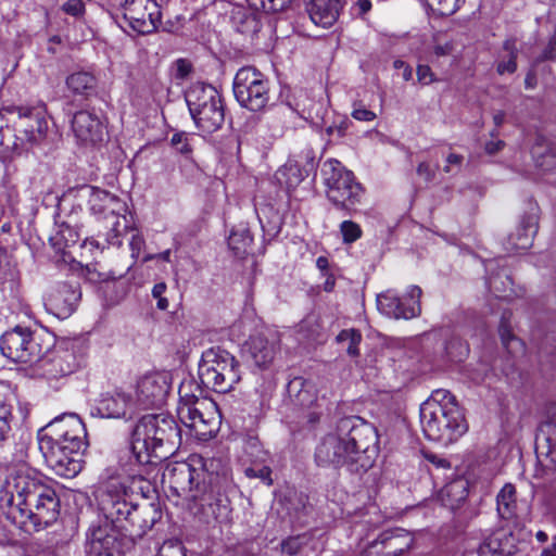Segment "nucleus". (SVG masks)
Wrapping results in <instances>:
<instances>
[{"label": "nucleus", "mask_w": 556, "mask_h": 556, "mask_svg": "<svg viewBox=\"0 0 556 556\" xmlns=\"http://www.w3.org/2000/svg\"><path fill=\"white\" fill-rule=\"evenodd\" d=\"M421 293L418 286H410L406 298L401 299L395 292L388 290L377 296V307L388 317L410 319L420 315Z\"/></svg>", "instance_id": "obj_17"}, {"label": "nucleus", "mask_w": 556, "mask_h": 556, "mask_svg": "<svg viewBox=\"0 0 556 556\" xmlns=\"http://www.w3.org/2000/svg\"><path fill=\"white\" fill-rule=\"evenodd\" d=\"M163 481L168 482L170 489L178 496L191 500L202 498L206 480L200 481L195 466H192L191 456L188 462L176 463L168 466L163 473Z\"/></svg>", "instance_id": "obj_15"}, {"label": "nucleus", "mask_w": 556, "mask_h": 556, "mask_svg": "<svg viewBox=\"0 0 556 556\" xmlns=\"http://www.w3.org/2000/svg\"><path fill=\"white\" fill-rule=\"evenodd\" d=\"M468 483L463 479L454 480L447 483L441 491L442 496H446L451 498V506L455 504H459L467 498Z\"/></svg>", "instance_id": "obj_41"}, {"label": "nucleus", "mask_w": 556, "mask_h": 556, "mask_svg": "<svg viewBox=\"0 0 556 556\" xmlns=\"http://www.w3.org/2000/svg\"><path fill=\"white\" fill-rule=\"evenodd\" d=\"M85 352L80 342H62L47 357L41 358V372L48 381L59 380L74 374L84 363Z\"/></svg>", "instance_id": "obj_12"}, {"label": "nucleus", "mask_w": 556, "mask_h": 556, "mask_svg": "<svg viewBox=\"0 0 556 556\" xmlns=\"http://www.w3.org/2000/svg\"><path fill=\"white\" fill-rule=\"evenodd\" d=\"M243 450L248 455L252 457H258L263 451L258 438L252 434H248L243 439Z\"/></svg>", "instance_id": "obj_54"}, {"label": "nucleus", "mask_w": 556, "mask_h": 556, "mask_svg": "<svg viewBox=\"0 0 556 556\" xmlns=\"http://www.w3.org/2000/svg\"><path fill=\"white\" fill-rule=\"evenodd\" d=\"M351 115L361 122H371L377 117L375 112L367 110L362 103H354Z\"/></svg>", "instance_id": "obj_55"}, {"label": "nucleus", "mask_w": 556, "mask_h": 556, "mask_svg": "<svg viewBox=\"0 0 556 556\" xmlns=\"http://www.w3.org/2000/svg\"><path fill=\"white\" fill-rule=\"evenodd\" d=\"M381 535L388 556H402L410 549L414 543L413 535L401 528L384 530Z\"/></svg>", "instance_id": "obj_29"}, {"label": "nucleus", "mask_w": 556, "mask_h": 556, "mask_svg": "<svg viewBox=\"0 0 556 556\" xmlns=\"http://www.w3.org/2000/svg\"><path fill=\"white\" fill-rule=\"evenodd\" d=\"M245 477L250 479H260L266 485L273 484L271 469L268 466L255 467L250 466L244 469Z\"/></svg>", "instance_id": "obj_49"}, {"label": "nucleus", "mask_w": 556, "mask_h": 556, "mask_svg": "<svg viewBox=\"0 0 556 556\" xmlns=\"http://www.w3.org/2000/svg\"><path fill=\"white\" fill-rule=\"evenodd\" d=\"M189 112L199 129L212 134L225 121V108L217 90L203 83L191 85L185 93Z\"/></svg>", "instance_id": "obj_8"}, {"label": "nucleus", "mask_w": 556, "mask_h": 556, "mask_svg": "<svg viewBox=\"0 0 556 556\" xmlns=\"http://www.w3.org/2000/svg\"><path fill=\"white\" fill-rule=\"evenodd\" d=\"M326 197L338 210L351 213L361 203L364 189L353 172L336 159L326 160L320 169Z\"/></svg>", "instance_id": "obj_6"}, {"label": "nucleus", "mask_w": 556, "mask_h": 556, "mask_svg": "<svg viewBox=\"0 0 556 556\" xmlns=\"http://www.w3.org/2000/svg\"><path fill=\"white\" fill-rule=\"evenodd\" d=\"M556 59V28L553 37L551 38L547 47L543 50L541 56L538 58V62L553 61Z\"/></svg>", "instance_id": "obj_57"}, {"label": "nucleus", "mask_w": 556, "mask_h": 556, "mask_svg": "<svg viewBox=\"0 0 556 556\" xmlns=\"http://www.w3.org/2000/svg\"><path fill=\"white\" fill-rule=\"evenodd\" d=\"M27 121L28 123L25 125L22 131L24 132L27 141H29L30 143H37L45 136L47 123L39 117H29Z\"/></svg>", "instance_id": "obj_44"}, {"label": "nucleus", "mask_w": 556, "mask_h": 556, "mask_svg": "<svg viewBox=\"0 0 556 556\" xmlns=\"http://www.w3.org/2000/svg\"><path fill=\"white\" fill-rule=\"evenodd\" d=\"M173 68L175 79L185 80L193 72V64L191 63L190 60L180 58L174 62Z\"/></svg>", "instance_id": "obj_50"}, {"label": "nucleus", "mask_w": 556, "mask_h": 556, "mask_svg": "<svg viewBox=\"0 0 556 556\" xmlns=\"http://www.w3.org/2000/svg\"><path fill=\"white\" fill-rule=\"evenodd\" d=\"M135 405L130 394L114 390L100 395L91 414L101 418L126 419L131 418Z\"/></svg>", "instance_id": "obj_19"}, {"label": "nucleus", "mask_w": 556, "mask_h": 556, "mask_svg": "<svg viewBox=\"0 0 556 556\" xmlns=\"http://www.w3.org/2000/svg\"><path fill=\"white\" fill-rule=\"evenodd\" d=\"M121 236H122L121 222L117 218L116 222L113 224V227L108 232L109 244L119 247L122 244Z\"/></svg>", "instance_id": "obj_58"}, {"label": "nucleus", "mask_w": 556, "mask_h": 556, "mask_svg": "<svg viewBox=\"0 0 556 556\" xmlns=\"http://www.w3.org/2000/svg\"><path fill=\"white\" fill-rule=\"evenodd\" d=\"M232 89L238 103L251 112L263 111L270 100L268 78L252 66L237 72Z\"/></svg>", "instance_id": "obj_9"}, {"label": "nucleus", "mask_w": 556, "mask_h": 556, "mask_svg": "<svg viewBox=\"0 0 556 556\" xmlns=\"http://www.w3.org/2000/svg\"><path fill=\"white\" fill-rule=\"evenodd\" d=\"M496 509L502 519L509 520L516 516V489L513 484L506 483L498 492L496 496Z\"/></svg>", "instance_id": "obj_35"}, {"label": "nucleus", "mask_w": 556, "mask_h": 556, "mask_svg": "<svg viewBox=\"0 0 556 556\" xmlns=\"http://www.w3.org/2000/svg\"><path fill=\"white\" fill-rule=\"evenodd\" d=\"M172 389V376L167 371H154L142 376L136 386L135 404L139 408H160Z\"/></svg>", "instance_id": "obj_14"}, {"label": "nucleus", "mask_w": 556, "mask_h": 556, "mask_svg": "<svg viewBox=\"0 0 556 556\" xmlns=\"http://www.w3.org/2000/svg\"><path fill=\"white\" fill-rule=\"evenodd\" d=\"M156 556H185L184 546L178 540H167L160 546Z\"/></svg>", "instance_id": "obj_51"}, {"label": "nucleus", "mask_w": 556, "mask_h": 556, "mask_svg": "<svg viewBox=\"0 0 556 556\" xmlns=\"http://www.w3.org/2000/svg\"><path fill=\"white\" fill-rule=\"evenodd\" d=\"M538 232V217L533 213L525 214L516 230L511 232L505 243L507 252L527 250L532 245L533 238Z\"/></svg>", "instance_id": "obj_26"}, {"label": "nucleus", "mask_w": 556, "mask_h": 556, "mask_svg": "<svg viewBox=\"0 0 556 556\" xmlns=\"http://www.w3.org/2000/svg\"><path fill=\"white\" fill-rule=\"evenodd\" d=\"M203 406L198 408H182L180 416H178L180 422L191 430L193 435L201 441H206L214 437L216 432L215 419L207 418L202 412Z\"/></svg>", "instance_id": "obj_27"}, {"label": "nucleus", "mask_w": 556, "mask_h": 556, "mask_svg": "<svg viewBox=\"0 0 556 556\" xmlns=\"http://www.w3.org/2000/svg\"><path fill=\"white\" fill-rule=\"evenodd\" d=\"M417 78L424 85H429L433 81V73L428 65H419L417 67Z\"/></svg>", "instance_id": "obj_63"}, {"label": "nucleus", "mask_w": 556, "mask_h": 556, "mask_svg": "<svg viewBox=\"0 0 556 556\" xmlns=\"http://www.w3.org/2000/svg\"><path fill=\"white\" fill-rule=\"evenodd\" d=\"M142 2H124L123 4V18L128 25L139 34H150L157 27V23L161 17L159 11L161 7L157 2H153V9L155 11L147 12V8L143 11L140 10Z\"/></svg>", "instance_id": "obj_22"}, {"label": "nucleus", "mask_w": 556, "mask_h": 556, "mask_svg": "<svg viewBox=\"0 0 556 556\" xmlns=\"http://www.w3.org/2000/svg\"><path fill=\"white\" fill-rule=\"evenodd\" d=\"M511 316L513 314L510 311H503L498 326V333L505 350L510 355L515 356L517 354H521L523 352L525 346L522 341L513 333V328L510 325Z\"/></svg>", "instance_id": "obj_32"}, {"label": "nucleus", "mask_w": 556, "mask_h": 556, "mask_svg": "<svg viewBox=\"0 0 556 556\" xmlns=\"http://www.w3.org/2000/svg\"><path fill=\"white\" fill-rule=\"evenodd\" d=\"M0 509L25 532H37L54 523L61 510L55 489L28 471L18 470L0 489Z\"/></svg>", "instance_id": "obj_1"}, {"label": "nucleus", "mask_w": 556, "mask_h": 556, "mask_svg": "<svg viewBox=\"0 0 556 556\" xmlns=\"http://www.w3.org/2000/svg\"><path fill=\"white\" fill-rule=\"evenodd\" d=\"M341 2H306V11L315 25L330 27L338 18Z\"/></svg>", "instance_id": "obj_30"}, {"label": "nucleus", "mask_w": 556, "mask_h": 556, "mask_svg": "<svg viewBox=\"0 0 556 556\" xmlns=\"http://www.w3.org/2000/svg\"><path fill=\"white\" fill-rule=\"evenodd\" d=\"M261 12V20L263 16L268 15L270 13L281 12L287 9V2H256Z\"/></svg>", "instance_id": "obj_56"}, {"label": "nucleus", "mask_w": 556, "mask_h": 556, "mask_svg": "<svg viewBox=\"0 0 556 556\" xmlns=\"http://www.w3.org/2000/svg\"><path fill=\"white\" fill-rule=\"evenodd\" d=\"M199 378L205 388L227 393L241 380L240 363L226 350L208 349L202 354Z\"/></svg>", "instance_id": "obj_7"}, {"label": "nucleus", "mask_w": 556, "mask_h": 556, "mask_svg": "<svg viewBox=\"0 0 556 556\" xmlns=\"http://www.w3.org/2000/svg\"><path fill=\"white\" fill-rule=\"evenodd\" d=\"M124 525L128 529H123V533L127 535H142L150 530L160 517V513L155 506L146 501L142 504L136 503V508L131 509Z\"/></svg>", "instance_id": "obj_25"}, {"label": "nucleus", "mask_w": 556, "mask_h": 556, "mask_svg": "<svg viewBox=\"0 0 556 556\" xmlns=\"http://www.w3.org/2000/svg\"><path fill=\"white\" fill-rule=\"evenodd\" d=\"M72 130L80 144L96 146L103 141L105 128L100 117L91 111L81 110L72 118Z\"/></svg>", "instance_id": "obj_20"}, {"label": "nucleus", "mask_w": 556, "mask_h": 556, "mask_svg": "<svg viewBox=\"0 0 556 556\" xmlns=\"http://www.w3.org/2000/svg\"><path fill=\"white\" fill-rule=\"evenodd\" d=\"M340 232L345 244L355 242L363 233L361 226L352 220L342 222L340 224Z\"/></svg>", "instance_id": "obj_48"}, {"label": "nucleus", "mask_w": 556, "mask_h": 556, "mask_svg": "<svg viewBox=\"0 0 556 556\" xmlns=\"http://www.w3.org/2000/svg\"><path fill=\"white\" fill-rule=\"evenodd\" d=\"M45 460L55 475L74 478L83 469L81 454L87 448L85 424L76 414L55 417L38 432Z\"/></svg>", "instance_id": "obj_3"}, {"label": "nucleus", "mask_w": 556, "mask_h": 556, "mask_svg": "<svg viewBox=\"0 0 556 556\" xmlns=\"http://www.w3.org/2000/svg\"><path fill=\"white\" fill-rule=\"evenodd\" d=\"M129 245L131 249V255L134 257H137L144 245V240L142 236H140L139 233H132Z\"/></svg>", "instance_id": "obj_64"}, {"label": "nucleus", "mask_w": 556, "mask_h": 556, "mask_svg": "<svg viewBox=\"0 0 556 556\" xmlns=\"http://www.w3.org/2000/svg\"><path fill=\"white\" fill-rule=\"evenodd\" d=\"M517 539L510 530L498 529L485 538L478 547V556H513Z\"/></svg>", "instance_id": "obj_24"}, {"label": "nucleus", "mask_w": 556, "mask_h": 556, "mask_svg": "<svg viewBox=\"0 0 556 556\" xmlns=\"http://www.w3.org/2000/svg\"><path fill=\"white\" fill-rule=\"evenodd\" d=\"M535 454L539 465L545 471L556 470V422H542L535 435Z\"/></svg>", "instance_id": "obj_21"}, {"label": "nucleus", "mask_w": 556, "mask_h": 556, "mask_svg": "<svg viewBox=\"0 0 556 556\" xmlns=\"http://www.w3.org/2000/svg\"><path fill=\"white\" fill-rule=\"evenodd\" d=\"M81 292L76 282H62L54 292L50 294V304L58 311L59 315H70L74 312L79 302Z\"/></svg>", "instance_id": "obj_28"}, {"label": "nucleus", "mask_w": 556, "mask_h": 556, "mask_svg": "<svg viewBox=\"0 0 556 556\" xmlns=\"http://www.w3.org/2000/svg\"><path fill=\"white\" fill-rule=\"evenodd\" d=\"M417 174L421 178H424L425 181L430 182L435 177V170L430 166L427 162H421L417 167Z\"/></svg>", "instance_id": "obj_62"}, {"label": "nucleus", "mask_w": 556, "mask_h": 556, "mask_svg": "<svg viewBox=\"0 0 556 556\" xmlns=\"http://www.w3.org/2000/svg\"><path fill=\"white\" fill-rule=\"evenodd\" d=\"M13 420V406L0 397V444L10 438Z\"/></svg>", "instance_id": "obj_43"}, {"label": "nucleus", "mask_w": 556, "mask_h": 556, "mask_svg": "<svg viewBox=\"0 0 556 556\" xmlns=\"http://www.w3.org/2000/svg\"><path fill=\"white\" fill-rule=\"evenodd\" d=\"M49 345V343L43 345L39 333L21 326L5 331L0 338L1 353L15 363H33L41 359Z\"/></svg>", "instance_id": "obj_10"}, {"label": "nucleus", "mask_w": 556, "mask_h": 556, "mask_svg": "<svg viewBox=\"0 0 556 556\" xmlns=\"http://www.w3.org/2000/svg\"><path fill=\"white\" fill-rule=\"evenodd\" d=\"M532 156L535 165L543 169L548 170L556 164V156L552 149L544 143L543 139H539L532 148Z\"/></svg>", "instance_id": "obj_38"}, {"label": "nucleus", "mask_w": 556, "mask_h": 556, "mask_svg": "<svg viewBox=\"0 0 556 556\" xmlns=\"http://www.w3.org/2000/svg\"><path fill=\"white\" fill-rule=\"evenodd\" d=\"M66 86L74 94L88 98L96 93L97 78L89 72H76L67 76Z\"/></svg>", "instance_id": "obj_34"}, {"label": "nucleus", "mask_w": 556, "mask_h": 556, "mask_svg": "<svg viewBox=\"0 0 556 556\" xmlns=\"http://www.w3.org/2000/svg\"><path fill=\"white\" fill-rule=\"evenodd\" d=\"M361 341L362 333L359 332V330L354 328L343 329L337 336V342L346 345V353L352 357H356L359 355L358 345Z\"/></svg>", "instance_id": "obj_40"}, {"label": "nucleus", "mask_w": 556, "mask_h": 556, "mask_svg": "<svg viewBox=\"0 0 556 556\" xmlns=\"http://www.w3.org/2000/svg\"><path fill=\"white\" fill-rule=\"evenodd\" d=\"M85 191L89 194L90 202H96V201L102 202V201H105L106 199L111 198V194L108 191L99 189L97 187L87 186L85 188Z\"/></svg>", "instance_id": "obj_60"}, {"label": "nucleus", "mask_w": 556, "mask_h": 556, "mask_svg": "<svg viewBox=\"0 0 556 556\" xmlns=\"http://www.w3.org/2000/svg\"><path fill=\"white\" fill-rule=\"evenodd\" d=\"M279 351L278 340L256 334L250 337L244 344V353L253 364L262 369L268 368Z\"/></svg>", "instance_id": "obj_23"}, {"label": "nucleus", "mask_w": 556, "mask_h": 556, "mask_svg": "<svg viewBox=\"0 0 556 556\" xmlns=\"http://www.w3.org/2000/svg\"><path fill=\"white\" fill-rule=\"evenodd\" d=\"M192 466H195L200 481L206 480L203 495L219 494L227 480V464L220 457L191 456Z\"/></svg>", "instance_id": "obj_18"}, {"label": "nucleus", "mask_w": 556, "mask_h": 556, "mask_svg": "<svg viewBox=\"0 0 556 556\" xmlns=\"http://www.w3.org/2000/svg\"><path fill=\"white\" fill-rule=\"evenodd\" d=\"M503 51L507 53V60L503 59L500 61L496 71L500 75L505 73L513 74L517 70L518 49L516 47V39H506L503 43Z\"/></svg>", "instance_id": "obj_39"}, {"label": "nucleus", "mask_w": 556, "mask_h": 556, "mask_svg": "<svg viewBox=\"0 0 556 556\" xmlns=\"http://www.w3.org/2000/svg\"><path fill=\"white\" fill-rule=\"evenodd\" d=\"M316 153L315 151L306 147L299 154L294 155L292 159L296 164L309 175L312 172L316 170L317 162H316Z\"/></svg>", "instance_id": "obj_47"}, {"label": "nucleus", "mask_w": 556, "mask_h": 556, "mask_svg": "<svg viewBox=\"0 0 556 556\" xmlns=\"http://www.w3.org/2000/svg\"><path fill=\"white\" fill-rule=\"evenodd\" d=\"M194 139L193 135L181 131L173 135L170 143L178 153L189 156L193 151Z\"/></svg>", "instance_id": "obj_46"}, {"label": "nucleus", "mask_w": 556, "mask_h": 556, "mask_svg": "<svg viewBox=\"0 0 556 556\" xmlns=\"http://www.w3.org/2000/svg\"><path fill=\"white\" fill-rule=\"evenodd\" d=\"M233 22L247 25L250 29L256 30L261 21V12L256 2H235L231 10Z\"/></svg>", "instance_id": "obj_33"}, {"label": "nucleus", "mask_w": 556, "mask_h": 556, "mask_svg": "<svg viewBox=\"0 0 556 556\" xmlns=\"http://www.w3.org/2000/svg\"><path fill=\"white\" fill-rule=\"evenodd\" d=\"M191 388L192 383H182L179 388V405L177 407L178 416H180L182 408L192 409L206 405V401L192 393Z\"/></svg>", "instance_id": "obj_42"}, {"label": "nucleus", "mask_w": 556, "mask_h": 556, "mask_svg": "<svg viewBox=\"0 0 556 556\" xmlns=\"http://www.w3.org/2000/svg\"><path fill=\"white\" fill-rule=\"evenodd\" d=\"M308 174L292 159L282 165L275 174L278 184L287 191L294 190Z\"/></svg>", "instance_id": "obj_31"}, {"label": "nucleus", "mask_w": 556, "mask_h": 556, "mask_svg": "<svg viewBox=\"0 0 556 556\" xmlns=\"http://www.w3.org/2000/svg\"><path fill=\"white\" fill-rule=\"evenodd\" d=\"M361 556H388L381 533L364 547Z\"/></svg>", "instance_id": "obj_52"}, {"label": "nucleus", "mask_w": 556, "mask_h": 556, "mask_svg": "<svg viewBox=\"0 0 556 556\" xmlns=\"http://www.w3.org/2000/svg\"><path fill=\"white\" fill-rule=\"evenodd\" d=\"M108 520L92 522L86 532L87 556H123L127 535Z\"/></svg>", "instance_id": "obj_11"}, {"label": "nucleus", "mask_w": 556, "mask_h": 556, "mask_svg": "<svg viewBox=\"0 0 556 556\" xmlns=\"http://www.w3.org/2000/svg\"><path fill=\"white\" fill-rule=\"evenodd\" d=\"M348 129L345 121H341L339 124L330 125L325 128V132L329 138L337 137L342 138Z\"/></svg>", "instance_id": "obj_59"}, {"label": "nucleus", "mask_w": 556, "mask_h": 556, "mask_svg": "<svg viewBox=\"0 0 556 556\" xmlns=\"http://www.w3.org/2000/svg\"><path fill=\"white\" fill-rule=\"evenodd\" d=\"M253 243V237L249 228L239 227L233 229L228 237V245L239 257L249 253Z\"/></svg>", "instance_id": "obj_37"}, {"label": "nucleus", "mask_w": 556, "mask_h": 556, "mask_svg": "<svg viewBox=\"0 0 556 556\" xmlns=\"http://www.w3.org/2000/svg\"><path fill=\"white\" fill-rule=\"evenodd\" d=\"M287 392L289 402L294 410H300L307 424L315 425L324 414L323 403L317 396L316 384L304 377L292 378Z\"/></svg>", "instance_id": "obj_13"}, {"label": "nucleus", "mask_w": 556, "mask_h": 556, "mask_svg": "<svg viewBox=\"0 0 556 556\" xmlns=\"http://www.w3.org/2000/svg\"><path fill=\"white\" fill-rule=\"evenodd\" d=\"M63 12L72 16H80L85 12L84 2H64L62 5Z\"/></svg>", "instance_id": "obj_61"}, {"label": "nucleus", "mask_w": 556, "mask_h": 556, "mask_svg": "<svg viewBox=\"0 0 556 556\" xmlns=\"http://www.w3.org/2000/svg\"><path fill=\"white\" fill-rule=\"evenodd\" d=\"M97 498L99 509L104 517L102 520H108L121 527L122 532L123 529H128L124 523L127 519L126 517L130 515L129 511L136 508V503L129 500L128 494L124 490L119 489L116 483L110 482L99 491Z\"/></svg>", "instance_id": "obj_16"}, {"label": "nucleus", "mask_w": 556, "mask_h": 556, "mask_svg": "<svg viewBox=\"0 0 556 556\" xmlns=\"http://www.w3.org/2000/svg\"><path fill=\"white\" fill-rule=\"evenodd\" d=\"M378 453L376 428L358 416L341 418L336 432L327 434L315 451L318 466L346 467L351 472L367 471Z\"/></svg>", "instance_id": "obj_2"}, {"label": "nucleus", "mask_w": 556, "mask_h": 556, "mask_svg": "<svg viewBox=\"0 0 556 556\" xmlns=\"http://www.w3.org/2000/svg\"><path fill=\"white\" fill-rule=\"evenodd\" d=\"M180 444V428L175 418L165 413L142 416L131 434V451L140 464L165 460Z\"/></svg>", "instance_id": "obj_4"}, {"label": "nucleus", "mask_w": 556, "mask_h": 556, "mask_svg": "<svg viewBox=\"0 0 556 556\" xmlns=\"http://www.w3.org/2000/svg\"><path fill=\"white\" fill-rule=\"evenodd\" d=\"M422 431L431 441L448 445L468 430L464 414L455 396L446 390H437L420 406Z\"/></svg>", "instance_id": "obj_5"}, {"label": "nucleus", "mask_w": 556, "mask_h": 556, "mask_svg": "<svg viewBox=\"0 0 556 556\" xmlns=\"http://www.w3.org/2000/svg\"><path fill=\"white\" fill-rule=\"evenodd\" d=\"M433 52L437 56L450 55L455 49V43L453 40L441 41L440 35H435L433 37Z\"/></svg>", "instance_id": "obj_53"}, {"label": "nucleus", "mask_w": 556, "mask_h": 556, "mask_svg": "<svg viewBox=\"0 0 556 556\" xmlns=\"http://www.w3.org/2000/svg\"><path fill=\"white\" fill-rule=\"evenodd\" d=\"M309 541L311 535L306 533L289 536L281 542V551L289 556L298 555Z\"/></svg>", "instance_id": "obj_45"}, {"label": "nucleus", "mask_w": 556, "mask_h": 556, "mask_svg": "<svg viewBox=\"0 0 556 556\" xmlns=\"http://www.w3.org/2000/svg\"><path fill=\"white\" fill-rule=\"evenodd\" d=\"M489 290L497 299H509L515 294L513 290V280L507 269L502 268L495 274H491L488 278Z\"/></svg>", "instance_id": "obj_36"}]
</instances>
